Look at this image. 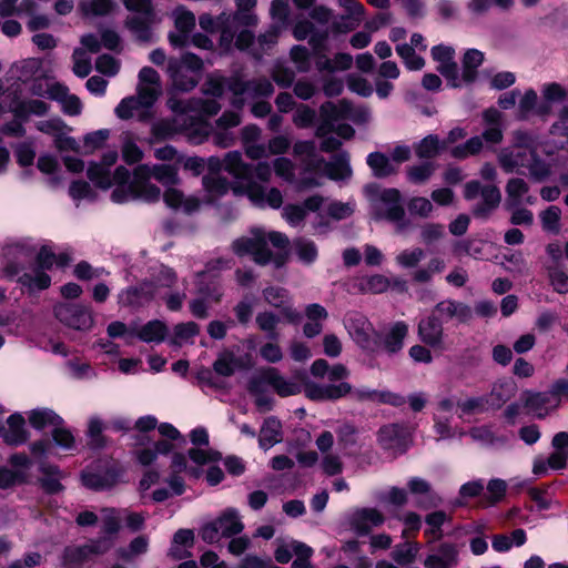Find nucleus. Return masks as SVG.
I'll return each mask as SVG.
<instances>
[{
  "instance_id": "6",
  "label": "nucleus",
  "mask_w": 568,
  "mask_h": 568,
  "mask_svg": "<svg viewBox=\"0 0 568 568\" xmlns=\"http://www.w3.org/2000/svg\"><path fill=\"white\" fill-rule=\"evenodd\" d=\"M271 243L276 248H285L288 237L276 231L266 232L262 227L251 230V236H242L232 243V250L237 256L252 255L255 263L265 265L272 258V252L267 247Z\"/></svg>"
},
{
  "instance_id": "61",
  "label": "nucleus",
  "mask_w": 568,
  "mask_h": 568,
  "mask_svg": "<svg viewBox=\"0 0 568 568\" xmlns=\"http://www.w3.org/2000/svg\"><path fill=\"white\" fill-rule=\"evenodd\" d=\"M438 71L453 88H460L470 84V82H466L464 80V70L459 73L457 63L454 60L439 64Z\"/></svg>"
},
{
  "instance_id": "8",
  "label": "nucleus",
  "mask_w": 568,
  "mask_h": 568,
  "mask_svg": "<svg viewBox=\"0 0 568 568\" xmlns=\"http://www.w3.org/2000/svg\"><path fill=\"white\" fill-rule=\"evenodd\" d=\"M124 7L134 12L125 20V26L134 38L143 43L154 41L152 27L160 22L151 0H123Z\"/></svg>"
},
{
  "instance_id": "35",
  "label": "nucleus",
  "mask_w": 568,
  "mask_h": 568,
  "mask_svg": "<svg viewBox=\"0 0 568 568\" xmlns=\"http://www.w3.org/2000/svg\"><path fill=\"white\" fill-rule=\"evenodd\" d=\"M367 165L371 168L373 175L383 179L396 174L398 168L393 163L392 159L381 152H372L366 159Z\"/></svg>"
},
{
  "instance_id": "20",
  "label": "nucleus",
  "mask_w": 568,
  "mask_h": 568,
  "mask_svg": "<svg viewBox=\"0 0 568 568\" xmlns=\"http://www.w3.org/2000/svg\"><path fill=\"white\" fill-rule=\"evenodd\" d=\"M417 335L422 343L434 349L445 351L444 328L440 320L435 315L424 317L417 326Z\"/></svg>"
},
{
  "instance_id": "15",
  "label": "nucleus",
  "mask_w": 568,
  "mask_h": 568,
  "mask_svg": "<svg viewBox=\"0 0 568 568\" xmlns=\"http://www.w3.org/2000/svg\"><path fill=\"white\" fill-rule=\"evenodd\" d=\"M55 317L64 325L74 329H89L93 325V316L90 307L61 303L54 307Z\"/></svg>"
},
{
  "instance_id": "18",
  "label": "nucleus",
  "mask_w": 568,
  "mask_h": 568,
  "mask_svg": "<svg viewBox=\"0 0 568 568\" xmlns=\"http://www.w3.org/2000/svg\"><path fill=\"white\" fill-rule=\"evenodd\" d=\"M156 296L158 285L144 281L136 286L122 290L118 295V302L121 306L141 307L152 302Z\"/></svg>"
},
{
  "instance_id": "38",
  "label": "nucleus",
  "mask_w": 568,
  "mask_h": 568,
  "mask_svg": "<svg viewBox=\"0 0 568 568\" xmlns=\"http://www.w3.org/2000/svg\"><path fill=\"white\" fill-rule=\"evenodd\" d=\"M235 185H231L226 178L211 173L203 178V187L207 193V202H213L225 195Z\"/></svg>"
},
{
  "instance_id": "47",
  "label": "nucleus",
  "mask_w": 568,
  "mask_h": 568,
  "mask_svg": "<svg viewBox=\"0 0 568 568\" xmlns=\"http://www.w3.org/2000/svg\"><path fill=\"white\" fill-rule=\"evenodd\" d=\"M281 440V424L275 418L265 419L260 434V446L268 449Z\"/></svg>"
},
{
  "instance_id": "50",
  "label": "nucleus",
  "mask_w": 568,
  "mask_h": 568,
  "mask_svg": "<svg viewBox=\"0 0 568 568\" xmlns=\"http://www.w3.org/2000/svg\"><path fill=\"white\" fill-rule=\"evenodd\" d=\"M280 31V26L277 23H273L257 37V48H253L252 50V53L256 59H261L263 53L276 44Z\"/></svg>"
},
{
  "instance_id": "53",
  "label": "nucleus",
  "mask_w": 568,
  "mask_h": 568,
  "mask_svg": "<svg viewBox=\"0 0 568 568\" xmlns=\"http://www.w3.org/2000/svg\"><path fill=\"white\" fill-rule=\"evenodd\" d=\"M140 101L136 97L124 98L115 108L116 116L122 120L131 119L134 115L144 116L148 109L143 108Z\"/></svg>"
},
{
  "instance_id": "29",
  "label": "nucleus",
  "mask_w": 568,
  "mask_h": 568,
  "mask_svg": "<svg viewBox=\"0 0 568 568\" xmlns=\"http://www.w3.org/2000/svg\"><path fill=\"white\" fill-rule=\"evenodd\" d=\"M0 437L9 445L18 446L27 442L28 432L26 429L24 417L14 413L10 415L6 424L0 423Z\"/></svg>"
},
{
  "instance_id": "40",
  "label": "nucleus",
  "mask_w": 568,
  "mask_h": 568,
  "mask_svg": "<svg viewBox=\"0 0 568 568\" xmlns=\"http://www.w3.org/2000/svg\"><path fill=\"white\" fill-rule=\"evenodd\" d=\"M30 425L38 429L53 428L57 425H62L63 419L49 408H37L29 413Z\"/></svg>"
},
{
  "instance_id": "36",
  "label": "nucleus",
  "mask_w": 568,
  "mask_h": 568,
  "mask_svg": "<svg viewBox=\"0 0 568 568\" xmlns=\"http://www.w3.org/2000/svg\"><path fill=\"white\" fill-rule=\"evenodd\" d=\"M480 197L481 201L473 210L474 215L477 217H486L498 206L501 200L500 191L495 185L484 186Z\"/></svg>"
},
{
  "instance_id": "59",
  "label": "nucleus",
  "mask_w": 568,
  "mask_h": 568,
  "mask_svg": "<svg viewBox=\"0 0 568 568\" xmlns=\"http://www.w3.org/2000/svg\"><path fill=\"white\" fill-rule=\"evenodd\" d=\"M79 9L85 17L105 16L113 9L112 0H81Z\"/></svg>"
},
{
  "instance_id": "64",
  "label": "nucleus",
  "mask_w": 568,
  "mask_h": 568,
  "mask_svg": "<svg viewBox=\"0 0 568 568\" xmlns=\"http://www.w3.org/2000/svg\"><path fill=\"white\" fill-rule=\"evenodd\" d=\"M293 248L303 263H313L317 257V247L308 239L300 237L293 242Z\"/></svg>"
},
{
  "instance_id": "23",
  "label": "nucleus",
  "mask_w": 568,
  "mask_h": 568,
  "mask_svg": "<svg viewBox=\"0 0 568 568\" xmlns=\"http://www.w3.org/2000/svg\"><path fill=\"white\" fill-rule=\"evenodd\" d=\"M525 407L537 418L546 417L550 412L558 408L560 399L557 398L551 390L539 393H525Z\"/></svg>"
},
{
  "instance_id": "44",
  "label": "nucleus",
  "mask_w": 568,
  "mask_h": 568,
  "mask_svg": "<svg viewBox=\"0 0 568 568\" xmlns=\"http://www.w3.org/2000/svg\"><path fill=\"white\" fill-rule=\"evenodd\" d=\"M172 449L173 444L168 440H159L152 447L138 450L135 456L142 466H150L158 459L159 455H168Z\"/></svg>"
},
{
  "instance_id": "30",
  "label": "nucleus",
  "mask_w": 568,
  "mask_h": 568,
  "mask_svg": "<svg viewBox=\"0 0 568 568\" xmlns=\"http://www.w3.org/2000/svg\"><path fill=\"white\" fill-rule=\"evenodd\" d=\"M506 207H517L523 204L532 205L536 203V197L529 195V185L521 178H511L508 180L506 187Z\"/></svg>"
},
{
  "instance_id": "54",
  "label": "nucleus",
  "mask_w": 568,
  "mask_h": 568,
  "mask_svg": "<svg viewBox=\"0 0 568 568\" xmlns=\"http://www.w3.org/2000/svg\"><path fill=\"white\" fill-rule=\"evenodd\" d=\"M18 282L30 292H36L48 288L51 284V278L43 270L37 268L34 274H22Z\"/></svg>"
},
{
  "instance_id": "19",
  "label": "nucleus",
  "mask_w": 568,
  "mask_h": 568,
  "mask_svg": "<svg viewBox=\"0 0 568 568\" xmlns=\"http://www.w3.org/2000/svg\"><path fill=\"white\" fill-rule=\"evenodd\" d=\"M176 33L172 32L169 34L170 43L175 48H182L189 42V34L195 28V16L192 11L185 7L180 6L172 12Z\"/></svg>"
},
{
  "instance_id": "49",
  "label": "nucleus",
  "mask_w": 568,
  "mask_h": 568,
  "mask_svg": "<svg viewBox=\"0 0 568 568\" xmlns=\"http://www.w3.org/2000/svg\"><path fill=\"white\" fill-rule=\"evenodd\" d=\"M48 110L49 105L41 100H24L16 104L13 113L16 118L26 120L30 115H44Z\"/></svg>"
},
{
  "instance_id": "34",
  "label": "nucleus",
  "mask_w": 568,
  "mask_h": 568,
  "mask_svg": "<svg viewBox=\"0 0 568 568\" xmlns=\"http://www.w3.org/2000/svg\"><path fill=\"white\" fill-rule=\"evenodd\" d=\"M458 550L456 545L450 542L440 544L425 561L426 566H440L448 568L449 566L457 565Z\"/></svg>"
},
{
  "instance_id": "63",
  "label": "nucleus",
  "mask_w": 568,
  "mask_h": 568,
  "mask_svg": "<svg viewBox=\"0 0 568 568\" xmlns=\"http://www.w3.org/2000/svg\"><path fill=\"white\" fill-rule=\"evenodd\" d=\"M442 148L437 135L429 134L415 145V153L419 159L435 158Z\"/></svg>"
},
{
  "instance_id": "27",
  "label": "nucleus",
  "mask_w": 568,
  "mask_h": 568,
  "mask_svg": "<svg viewBox=\"0 0 568 568\" xmlns=\"http://www.w3.org/2000/svg\"><path fill=\"white\" fill-rule=\"evenodd\" d=\"M532 152L513 146L504 148L498 153V163L506 173L521 172L527 169Z\"/></svg>"
},
{
  "instance_id": "45",
  "label": "nucleus",
  "mask_w": 568,
  "mask_h": 568,
  "mask_svg": "<svg viewBox=\"0 0 568 568\" xmlns=\"http://www.w3.org/2000/svg\"><path fill=\"white\" fill-rule=\"evenodd\" d=\"M122 158L128 164H134L142 160L143 151L136 144V138L130 131L121 134Z\"/></svg>"
},
{
  "instance_id": "28",
  "label": "nucleus",
  "mask_w": 568,
  "mask_h": 568,
  "mask_svg": "<svg viewBox=\"0 0 568 568\" xmlns=\"http://www.w3.org/2000/svg\"><path fill=\"white\" fill-rule=\"evenodd\" d=\"M262 135L261 129L256 124H247L241 129L240 138L245 155L254 161L266 158V148L258 143Z\"/></svg>"
},
{
  "instance_id": "31",
  "label": "nucleus",
  "mask_w": 568,
  "mask_h": 568,
  "mask_svg": "<svg viewBox=\"0 0 568 568\" xmlns=\"http://www.w3.org/2000/svg\"><path fill=\"white\" fill-rule=\"evenodd\" d=\"M265 301L273 307L280 308L290 322L298 320L300 314L290 305V295L285 288L268 287L263 291Z\"/></svg>"
},
{
  "instance_id": "5",
  "label": "nucleus",
  "mask_w": 568,
  "mask_h": 568,
  "mask_svg": "<svg viewBox=\"0 0 568 568\" xmlns=\"http://www.w3.org/2000/svg\"><path fill=\"white\" fill-rule=\"evenodd\" d=\"M225 85L233 95L231 104L237 110L244 106L245 97L250 99L267 98L274 92L272 82L266 78L245 81L240 75H234L226 80L219 77H210L204 83L203 91L212 97H221Z\"/></svg>"
},
{
  "instance_id": "11",
  "label": "nucleus",
  "mask_w": 568,
  "mask_h": 568,
  "mask_svg": "<svg viewBox=\"0 0 568 568\" xmlns=\"http://www.w3.org/2000/svg\"><path fill=\"white\" fill-rule=\"evenodd\" d=\"M161 190L152 183L141 182L133 171V179L129 184H118L111 193L114 203H125L132 200L156 202L160 200Z\"/></svg>"
},
{
  "instance_id": "56",
  "label": "nucleus",
  "mask_w": 568,
  "mask_h": 568,
  "mask_svg": "<svg viewBox=\"0 0 568 568\" xmlns=\"http://www.w3.org/2000/svg\"><path fill=\"white\" fill-rule=\"evenodd\" d=\"M446 267L445 261L440 257H433L429 260L426 267L416 270L412 278L416 283H429L435 274L444 272Z\"/></svg>"
},
{
  "instance_id": "52",
  "label": "nucleus",
  "mask_w": 568,
  "mask_h": 568,
  "mask_svg": "<svg viewBox=\"0 0 568 568\" xmlns=\"http://www.w3.org/2000/svg\"><path fill=\"white\" fill-rule=\"evenodd\" d=\"M390 283V280L382 274L364 276L358 281V290L362 293L381 294L389 288Z\"/></svg>"
},
{
  "instance_id": "39",
  "label": "nucleus",
  "mask_w": 568,
  "mask_h": 568,
  "mask_svg": "<svg viewBox=\"0 0 568 568\" xmlns=\"http://www.w3.org/2000/svg\"><path fill=\"white\" fill-rule=\"evenodd\" d=\"M354 395L359 400H371L393 406H402L405 404V398L403 396L388 390L378 392L369 388H362L355 390Z\"/></svg>"
},
{
  "instance_id": "55",
  "label": "nucleus",
  "mask_w": 568,
  "mask_h": 568,
  "mask_svg": "<svg viewBox=\"0 0 568 568\" xmlns=\"http://www.w3.org/2000/svg\"><path fill=\"white\" fill-rule=\"evenodd\" d=\"M450 517L443 510H437L428 514L425 517L427 528L425 535L429 536L432 540L440 539L443 536L442 527Z\"/></svg>"
},
{
  "instance_id": "16",
  "label": "nucleus",
  "mask_w": 568,
  "mask_h": 568,
  "mask_svg": "<svg viewBox=\"0 0 568 568\" xmlns=\"http://www.w3.org/2000/svg\"><path fill=\"white\" fill-rule=\"evenodd\" d=\"M307 164V171H317L322 166L324 168L325 175L333 181L348 180L352 174V168L349 164V154L345 151L337 153L332 158L331 161L326 162L323 158H320Z\"/></svg>"
},
{
  "instance_id": "9",
  "label": "nucleus",
  "mask_w": 568,
  "mask_h": 568,
  "mask_svg": "<svg viewBox=\"0 0 568 568\" xmlns=\"http://www.w3.org/2000/svg\"><path fill=\"white\" fill-rule=\"evenodd\" d=\"M327 33H312L308 40L315 55V67L318 72L335 73L351 69L353 57L348 53L339 52L333 58H328L327 51Z\"/></svg>"
},
{
  "instance_id": "22",
  "label": "nucleus",
  "mask_w": 568,
  "mask_h": 568,
  "mask_svg": "<svg viewBox=\"0 0 568 568\" xmlns=\"http://www.w3.org/2000/svg\"><path fill=\"white\" fill-rule=\"evenodd\" d=\"M384 515L376 508H359L348 517L351 528L359 536H365L384 523Z\"/></svg>"
},
{
  "instance_id": "37",
  "label": "nucleus",
  "mask_w": 568,
  "mask_h": 568,
  "mask_svg": "<svg viewBox=\"0 0 568 568\" xmlns=\"http://www.w3.org/2000/svg\"><path fill=\"white\" fill-rule=\"evenodd\" d=\"M407 334L408 325L405 322L398 321L394 323L389 331L386 333L383 341L385 351L389 354L399 352L403 348L404 339L406 338Z\"/></svg>"
},
{
  "instance_id": "43",
  "label": "nucleus",
  "mask_w": 568,
  "mask_h": 568,
  "mask_svg": "<svg viewBox=\"0 0 568 568\" xmlns=\"http://www.w3.org/2000/svg\"><path fill=\"white\" fill-rule=\"evenodd\" d=\"M197 278V293L210 302L219 303L223 296V286L220 277L210 275L207 277Z\"/></svg>"
},
{
  "instance_id": "41",
  "label": "nucleus",
  "mask_w": 568,
  "mask_h": 568,
  "mask_svg": "<svg viewBox=\"0 0 568 568\" xmlns=\"http://www.w3.org/2000/svg\"><path fill=\"white\" fill-rule=\"evenodd\" d=\"M168 326L160 320H153L141 326L136 336L144 343H162L168 335Z\"/></svg>"
},
{
  "instance_id": "10",
  "label": "nucleus",
  "mask_w": 568,
  "mask_h": 568,
  "mask_svg": "<svg viewBox=\"0 0 568 568\" xmlns=\"http://www.w3.org/2000/svg\"><path fill=\"white\" fill-rule=\"evenodd\" d=\"M244 525L236 509L224 510L216 519L205 524L200 531L201 538L209 544H214L221 537H232L240 534Z\"/></svg>"
},
{
  "instance_id": "42",
  "label": "nucleus",
  "mask_w": 568,
  "mask_h": 568,
  "mask_svg": "<svg viewBox=\"0 0 568 568\" xmlns=\"http://www.w3.org/2000/svg\"><path fill=\"white\" fill-rule=\"evenodd\" d=\"M538 95L534 89H528L518 104V118L526 120L535 111L539 115H546L549 113L550 108L548 105L537 106Z\"/></svg>"
},
{
  "instance_id": "33",
  "label": "nucleus",
  "mask_w": 568,
  "mask_h": 568,
  "mask_svg": "<svg viewBox=\"0 0 568 568\" xmlns=\"http://www.w3.org/2000/svg\"><path fill=\"white\" fill-rule=\"evenodd\" d=\"M261 379L271 385L282 397L295 395L298 393V386L284 378L274 367H267L261 372Z\"/></svg>"
},
{
  "instance_id": "32",
  "label": "nucleus",
  "mask_w": 568,
  "mask_h": 568,
  "mask_svg": "<svg viewBox=\"0 0 568 568\" xmlns=\"http://www.w3.org/2000/svg\"><path fill=\"white\" fill-rule=\"evenodd\" d=\"M435 311L444 320H457L459 323H467L473 316L470 306L455 300H444L435 306Z\"/></svg>"
},
{
  "instance_id": "51",
  "label": "nucleus",
  "mask_w": 568,
  "mask_h": 568,
  "mask_svg": "<svg viewBox=\"0 0 568 568\" xmlns=\"http://www.w3.org/2000/svg\"><path fill=\"white\" fill-rule=\"evenodd\" d=\"M338 3L348 13L346 17H342V20L345 22V29L343 31L355 29L362 21L364 14L363 4L357 0H338Z\"/></svg>"
},
{
  "instance_id": "60",
  "label": "nucleus",
  "mask_w": 568,
  "mask_h": 568,
  "mask_svg": "<svg viewBox=\"0 0 568 568\" xmlns=\"http://www.w3.org/2000/svg\"><path fill=\"white\" fill-rule=\"evenodd\" d=\"M256 325L257 327L267 334V337L272 341L278 339V333L276 332V327L280 323V316L272 312H261L256 315Z\"/></svg>"
},
{
  "instance_id": "46",
  "label": "nucleus",
  "mask_w": 568,
  "mask_h": 568,
  "mask_svg": "<svg viewBox=\"0 0 568 568\" xmlns=\"http://www.w3.org/2000/svg\"><path fill=\"white\" fill-rule=\"evenodd\" d=\"M40 471L42 474L40 484L44 491L48 494H57L63 489V486L60 483L62 473L58 467L52 465H42L40 467Z\"/></svg>"
},
{
  "instance_id": "58",
  "label": "nucleus",
  "mask_w": 568,
  "mask_h": 568,
  "mask_svg": "<svg viewBox=\"0 0 568 568\" xmlns=\"http://www.w3.org/2000/svg\"><path fill=\"white\" fill-rule=\"evenodd\" d=\"M526 170H528L530 179L536 182H542L551 174V165L541 160L537 154V151L532 152L531 160H529Z\"/></svg>"
},
{
  "instance_id": "12",
  "label": "nucleus",
  "mask_w": 568,
  "mask_h": 568,
  "mask_svg": "<svg viewBox=\"0 0 568 568\" xmlns=\"http://www.w3.org/2000/svg\"><path fill=\"white\" fill-rule=\"evenodd\" d=\"M375 211L377 217L395 223L398 231L408 225L402 205V194L397 189L383 190L375 202Z\"/></svg>"
},
{
  "instance_id": "17",
  "label": "nucleus",
  "mask_w": 568,
  "mask_h": 568,
  "mask_svg": "<svg viewBox=\"0 0 568 568\" xmlns=\"http://www.w3.org/2000/svg\"><path fill=\"white\" fill-rule=\"evenodd\" d=\"M345 327L353 341L362 348H368L376 335L367 317L357 312H351L345 316Z\"/></svg>"
},
{
  "instance_id": "21",
  "label": "nucleus",
  "mask_w": 568,
  "mask_h": 568,
  "mask_svg": "<svg viewBox=\"0 0 568 568\" xmlns=\"http://www.w3.org/2000/svg\"><path fill=\"white\" fill-rule=\"evenodd\" d=\"M352 392V386L347 382L338 384H318L306 382L304 384L305 396L312 400H336Z\"/></svg>"
},
{
  "instance_id": "48",
  "label": "nucleus",
  "mask_w": 568,
  "mask_h": 568,
  "mask_svg": "<svg viewBox=\"0 0 568 568\" xmlns=\"http://www.w3.org/2000/svg\"><path fill=\"white\" fill-rule=\"evenodd\" d=\"M484 61V53L477 49H468L463 58L464 80L473 83L477 78V69Z\"/></svg>"
},
{
  "instance_id": "7",
  "label": "nucleus",
  "mask_w": 568,
  "mask_h": 568,
  "mask_svg": "<svg viewBox=\"0 0 568 568\" xmlns=\"http://www.w3.org/2000/svg\"><path fill=\"white\" fill-rule=\"evenodd\" d=\"M321 122L315 130L317 138H324L332 132H335L338 136L348 140L353 138L355 131L346 123L338 124L342 120H353V106L346 100H339L338 102H325L321 105Z\"/></svg>"
},
{
  "instance_id": "62",
  "label": "nucleus",
  "mask_w": 568,
  "mask_h": 568,
  "mask_svg": "<svg viewBox=\"0 0 568 568\" xmlns=\"http://www.w3.org/2000/svg\"><path fill=\"white\" fill-rule=\"evenodd\" d=\"M438 71L453 88H460L470 84V82H466L464 80V70L459 73L457 63L454 60L439 64Z\"/></svg>"
},
{
  "instance_id": "13",
  "label": "nucleus",
  "mask_w": 568,
  "mask_h": 568,
  "mask_svg": "<svg viewBox=\"0 0 568 568\" xmlns=\"http://www.w3.org/2000/svg\"><path fill=\"white\" fill-rule=\"evenodd\" d=\"M112 547L110 537L91 539L83 545H70L64 548L62 561L64 565H83L103 555Z\"/></svg>"
},
{
  "instance_id": "4",
  "label": "nucleus",
  "mask_w": 568,
  "mask_h": 568,
  "mask_svg": "<svg viewBox=\"0 0 568 568\" xmlns=\"http://www.w3.org/2000/svg\"><path fill=\"white\" fill-rule=\"evenodd\" d=\"M171 110L175 113L171 119H161L152 123L151 143L173 139L182 133L186 122V111H195L207 115H215L221 110L220 103L214 99H191L183 101H169Z\"/></svg>"
},
{
  "instance_id": "14",
  "label": "nucleus",
  "mask_w": 568,
  "mask_h": 568,
  "mask_svg": "<svg viewBox=\"0 0 568 568\" xmlns=\"http://www.w3.org/2000/svg\"><path fill=\"white\" fill-rule=\"evenodd\" d=\"M312 555L313 549L297 540L280 542L274 552L276 561L282 565L288 564L295 557L291 568H311Z\"/></svg>"
},
{
  "instance_id": "3",
  "label": "nucleus",
  "mask_w": 568,
  "mask_h": 568,
  "mask_svg": "<svg viewBox=\"0 0 568 568\" xmlns=\"http://www.w3.org/2000/svg\"><path fill=\"white\" fill-rule=\"evenodd\" d=\"M135 175L141 182L151 183V179H155L166 187L163 200L165 204L173 210H181L186 214L196 212L201 202L195 196H184L183 192L175 187L179 183L178 170L168 164H140L135 169Z\"/></svg>"
},
{
  "instance_id": "1",
  "label": "nucleus",
  "mask_w": 568,
  "mask_h": 568,
  "mask_svg": "<svg viewBox=\"0 0 568 568\" xmlns=\"http://www.w3.org/2000/svg\"><path fill=\"white\" fill-rule=\"evenodd\" d=\"M224 171L243 183V186L233 187L235 195L245 194L258 207L280 209L283 204V195L278 189H267L253 180L255 178L261 182H268L273 174V163L260 161L251 164L243 160L240 151H230L224 155Z\"/></svg>"
},
{
  "instance_id": "2",
  "label": "nucleus",
  "mask_w": 568,
  "mask_h": 568,
  "mask_svg": "<svg viewBox=\"0 0 568 568\" xmlns=\"http://www.w3.org/2000/svg\"><path fill=\"white\" fill-rule=\"evenodd\" d=\"M255 7L256 0H236L235 12L219 14L221 26L219 48L222 53H231L234 49L245 51L253 47L254 34L247 28L257 24Z\"/></svg>"
},
{
  "instance_id": "24",
  "label": "nucleus",
  "mask_w": 568,
  "mask_h": 568,
  "mask_svg": "<svg viewBox=\"0 0 568 568\" xmlns=\"http://www.w3.org/2000/svg\"><path fill=\"white\" fill-rule=\"evenodd\" d=\"M209 116L205 113L186 111V122L183 124V133L186 134L189 141L193 144L205 142L212 134V125L204 120Z\"/></svg>"
},
{
  "instance_id": "57",
  "label": "nucleus",
  "mask_w": 568,
  "mask_h": 568,
  "mask_svg": "<svg viewBox=\"0 0 568 568\" xmlns=\"http://www.w3.org/2000/svg\"><path fill=\"white\" fill-rule=\"evenodd\" d=\"M396 52L408 70L417 71L424 68L425 60L416 53L413 45L407 43L397 44Z\"/></svg>"
},
{
  "instance_id": "25",
  "label": "nucleus",
  "mask_w": 568,
  "mask_h": 568,
  "mask_svg": "<svg viewBox=\"0 0 568 568\" xmlns=\"http://www.w3.org/2000/svg\"><path fill=\"white\" fill-rule=\"evenodd\" d=\"M119 155L115 150L108 151L103 154L100 163H91L88 168V178L97 186L109 189L112 185L110 168L115 164Z\"/></svg>"
},
{
  "instance_id": "26",
  "label": "nucleus",
  "mask_w": 568,
  "mask_h": 568,
  "mask_svg": "<svg viewBox=\"0 0 568 568\" xmlns=\"http://www.w3.org/2000/svg\"><path fill=\"white\" fill-rule=\"evenodd\" d=\"M407 428L399 424L383 426L378 432V442L384 449L404 453L407 448Z\"/></svg>"
}]
</instances>
